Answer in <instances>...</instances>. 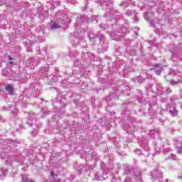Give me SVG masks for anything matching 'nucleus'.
<instances>
[{
	"label": "nucleus",
	"instance_id": "1",
	"mask_svg": "<svg viewBox=\"0 0 182 182\" xmlns=\"http://www.w3.org/2000/svg\"><path fill=\"white\" fill-rule=\"evenodd\" d=\"M90 22L87 16H79L77 17L76 22L75 23L76 31L74 32L75 38L71 41L73 46H76L81 43L82 38H83V25Z\"/></svg>",
	"mask_w": 182,
	"mask_h": 182
},
{
	"label": "nucleus",
	"instance_id": "2",
	"mask_svg": "<svg viewBox=\"0 0 182 182\" xmlns=\"http://www.w3.org/2000/svg\"><path fill=\"white\" fill-rule=\"evenodd\" d=\"M151 177L152 181H158V182H167L168 180L163 181V172L160 170H154L151 172Z\"/></svg>",
	"mask_w": 182,
	"mask_h": 182
},
{
	"label": "nucleus",
	"instance_id": "3",
	"mask_svg": "<svg viewBox=\"0 0 182 182\" xmlns=\"http://www.w3.org/2000/svg\"><path fill=\"white\" fill-rule=\"evenodd\" d=\"M136 173H138V174L136 175V173H134L125 179L124 182H143L141 180V171L138 169L136 171Z\"/></svg>",
	"mask_w": 182,
	"mask_h": 182
},
{
	"label": "nucleus",
	"instance_id": "4",
	"mask_svg": "<svg viewBox=\"0 0 182 182\" xmlns=\"http://www.w3.org/2000/svg\"><path fill=\"white\" fill-rule=\"evenodd\" d=\"M124 172L123 174L124 176H127V177H130V176H132V174H135V176H137L139 174L138 170H140V168H132L127 165L124 166Z\"/></svg>",
	"mask_w": 182,
	"mask_h": 182
},
{
	"label": "nucleus",
	"instance_id": "5",
	"mask_svg": "<svg viewBox=\"0 0 182 182\" xmlns=\"http://www.w3.org/2000/svg\"><path fill=\"white\" fill-rule=\"evenodd\" d=\"M95 179L97 180V181H103V180H106L108 178L107 173L103 169H100L95 174Z\"/></svg>",
	"mask_w": 182,
	"mask_h": 182
},
{
	"label": "nucleus",
	"instance_id": "6",
	"mask_svg": "<svg viewBox=\"0 0 182 182\" xmlns=\"http://www.w3.org/2000/svg\"><path fill=\"white\" fill-rule=\"evenodd\" d=\"M88 38L90 41H93V39H95V38H99L101 46H103V43H105V36H103V34L99 33L98 35H96L92 33L88 35Z\"/></svg>",
	"mask_w": 182,
	"mask_h": 182
},
{
	"label": "nucleus",
	"instance_id": "7",
	"mask_svg": "<svg viewBox=\"0 0 182 182\" xmlns=\"http://www.w3.org/2000/svg\"><path fill=\"white\" fill-rule=\"evenodd\" d=\"M139 144L144 150H149V141L146 139V137L142 136V138L139 140Z\"/></svg>",
	"mask_w": 182,
	"mask_h": 182
},
{
	"label": "nucleus",
	"instance_id": "8",
	"mask_svg": "<svg viewBox=\"0 0 182 182\" xmlns=\"http://www.w3.org/2000/svg\"><path fill=\"white\" fill-rule=\"evenodd\" d=\"M120 90H115L109 94V95L106 98V100L110 101L112 99H118L119 96H120Z\"/></svg>",
	"mask_w": 182,
	"mask_h": 182
},
{
	"label": "nucleus",
	"instance_id": "9",
	"mask_svg": "<svg viewBox=\"0 0 182 182\" xmlns=\"http://www.w3.org/2000/svg\"><path fill=\"white\" fill-rule=\"evenodd\" d=\"M169 106V105H168ZM168 113L171 116V117H177L178 116V110L174 106H169Z\"/></svg>",
	"mask_w": 182,
	"mask_h": 182
},
{
	"label": "nucleus",
	"instance_id": "10",
	"mask_svg": "<svg viewBox=\"0 0 182 182\" xmlns=\"http://www.w3.org/2000/svg\"><path fill=\"white\" fill-rule=\"evenodd\" d=\"M36 120V117H35V114L33 113H30L28 114V119H27V124L28 126H33V123H35Z\"/></svg>",
	"mask_w": 182,
	"mask_h": 182
},
{
	"label": "nucleus",
	"instance_id": "11",
	"mask_svg": "<svg viewBox=\"0 0 182 182\" xmlns=\"http://www.w3.org/2000/svg\"><path fill=\"white\" fill-rule=\"evenodd\" d=\"M160 132L159 131V129H156V130H150L149 132V135L151 136V137L152 139H159V134Z\"/></svg>",
	"mask_w": 182,
	"mask_h": 182
},
{
	"label": "nucleus",
	"instance_id": "12",
	"mask_svg": "<svg viewBox=\"0 0 182 182\" xmlns=\"http://www.w3.org/2000/svg\"><path fill=\"white\" fill-rule=\"evenodd\" d=\"M101 6H103L105 8H109L110 5H112V1L110 0H99Z\"/></svg>",
	"mask_w": 182,
	"mask_h": 182
},
{
	"label": "nucleus",
	"instance_id": "13",
	"mask_svg": "<svg viewBox=\"0 0 182 182\" xmlns=\"http://www.w3.org/2000/svg\"><path fill=\"white\" fill-rule=\"evenodd\" d=\"M154 70L156 73V75H160L161 72H163V68H161V65L160 64H156L154 65Z\"/></svg>",
	"mask_w": 182,
	"mask_h": 182
},
{
	"label": "nucleus",
	"instance_id": "14",
	"mask_svg": "<svg viewBox=\"0 0 182 182\" xmlns=\"http://www.w3.org/2000/svg\"><path fill=\"white\" fill-rule=\"evenodd\" d=\"M6 90L8 92L9 95H15V92L14 91V86L9 85L6 87Z\"/></svg>",
	"mask_w": 182,
	"mask_h": 182
},
{
	"label": "nucleus",
	"instance_id": "15",
	"mask_svg": "<svg viewBox=\"0 0 182 182\" xmlns=\"http://www.w3.org/2000/svg\"><path fill=\"white\" fill-rule=\"evenodd\" d=\"M6 177V169L1 168L0 169V180H4Z\"/></svg>",
	"mask_w": 182,
	"mask_h": 182
},
{
	"label": "nucleus",
	"instance_id": "16",
	"mask_svg": "<svg viewBox=\"0 0 182 182\" xmlns=\"http://www.w3.org/2000/svg\"><path fill=\"white\" fill-rule=\"evenodd\" d=\"M145 79L144 78H141V77H136L134 79V81L135 82V83H143V82H144Z\"/></svg>",
	"mask_w": 182,
	"mask_h": 182
},
{
	"label": "nucleus",
	"instance_id": "17",
	"mask_svg": "<svg viewBox=\"0 0 182 182\" xmlns=\"http://www.w3.org/2000/svg\"><path fill=\"white\" fill-rule=\"evenodd\" d=\"M144 16H145L146 20L148 21V22H153L150 19V16H153V13H151V12L146 13V14L145 13Z\"/></svg>",
	"mask_w": 182,
	"mask_h": 182
},
{
	"label": "nucleus",
	"instance_id": "18",
	"mask_svg": "<svg viewBox=\"0 0 182 182\" xmlns=\"http://www.w3.org/2000/svg\"><path fill=\"white\" fill-rule=\"evenodd\" d=\"M75 66H80L82 65V60L75 58L73 60Z\"/></svg>",
	"mask_w": 182,
	"mask_h": 182
},
{
	"label": "nucleus",
	"instance_id": "19",
	"mask_svg": "<svg viewBox=\"0 0 182 182\" xmlns=\"http://www.w3.org/2000/svg\"><path fill=\"white\" fill-rule=\"evenodd\" d=\"M167 156V159L168 160H176L177 159V156L173 154H166Z\"/></svg>",
	"mask_w": 182,
	"mask_h": 182
},
{
	"label": "nucleus",
	"instance_id": "20",
	"mask_svg": "<svg viewBox=\"0 0 182 182\" xmlns=\"http://www.w3.org/2000/svg\"><path fill=\"white\" fill-rule=\"evenodd\" d=\"M92 157V160H95V161H97L99 160V159H100V157L99 156V155H97V153L94 152L92 154V155L91 156Z\"/></svg>",
	"mask_w": 182,
	"mask_h": 182
},
{
	"label": "nucleus",
	"instance_id": "21",
	"mask_svg": "<svg viewBox=\"0 0 182 182\" xmlns=\"http://www.w3.org/2000/svg\"><path fill=\"white\" fill-rule=\"evenodd\" d=\"M155 88L156 89V90L158 92H161V93H164V91H163V87L161 86V85L158 84L155 86Z\"/></svg>",
	"mask_w": 182,
	"mask_h": 182
},
{
	"label": "nucleus",
	"instance_id": "22",
	"mask_svg": "<svg viewBox=\"0 0 182 182\" xmlns=\"http://www.w3.org/2000/svg\"><path fill=\"white\" fill-rule=\"evenodd\" d=\"M60 26H59V24L54 23L53 24H50V29L53 30V29H58V28H60Z\"/></svg>",
	"mask_w": 182,
	"mask_h": 182
},
{
	"label": "nucleus",
	"instance_id": "23",
	"mask_svg": "<svg viewBox=\"0 0 182 182\" xmlns=\"http://www.w3.org/2000/svg\"><path fill=\"white\" fill-rule=\"evenodd\" d=\"M112 182H120V178L112 175Z\"/></svg>",
	"mask_w": 182,
	"mask_h": 182
},
{
	"label": "nucleus",
	"instance_id": "24",
	"mask_svg": "<svg viewBox=\"0 0 182 182\" xmlns=\"http://www.w3.org/2000/svg\"><path fill=\"white\" fill-rule=\"evenodd\" d=\"M178 83H181V80H171L170 84L172 85L173 86H175L176 85H178Z\"/></svg>",
	"mask_w": 182,
	"mask_h": 182
},
{
	"label": "nucleus",
	"instance_id": "25",
	"mask_svg": "<svg viewBox=\"0 0 182 182\" xmlns=\"http://www.w3.org/2000/svg\"><path fill=\"white\" fill-rule=\"evenodd\" d=\"M33 97H39V95H41V92L39 90H34L33 91Z\"/></svg>",
	"mask_w": 182,
	"mask_h": 182
},
{
	"label": "nucleus",
	"instance_id": "26",
	"mask_svg": "<svg viewBox=\"0 0 182 182\" xmlns=\"http://www.w3.org/2000/svg\"><path fill=\"white\" fill-rule=\"evenodd\" d=\"M22 182H35V181L28 178L27 176H23L22 177Z\"/></svg>",
	"mask_w": 182,
	"mask_h": 182
},
{
	"label": "nucleus",
	"instance_id": "27",
	"mask_svg": "<svg viewBox=\"0 0 182 182\" xmlns=\"http://www.w3.org/2000/svg\"><path fill=\"white\" fill-rule=\"evenodd\" d=\"M0 157L3 159V160H5L8 159V155L6 154V153H1L0 154Z\"/></svg>",
	"mask_w": 182,
	"mask_h": 182
},
{
	"label": "nucleus",
	"instance_id": "28",
	"mask_svg": "<svg viewBox=\"0 0 182 182\" xmlns=\"http://www.w3.org/2000/svg\"><path fill=\"white\" fill-rule=\"evenodd\" d=\"M59 5H60V2H59V1H55L53 3V8H57Z\"/></svg>",
	"mask_w": 182,
	"mask_h": 182
},
{
	"label": "nucleus",
	"instance_id": "29",
	"mask_svg": "<svg viewBox=\"0 0 182 182\" xmlns=\"http://www.w3.org/2000/svg\"><path fill=\"white\" fill-rule=\"evenodd\" d=\"M77 56V53L75 52H70V58H76Z\"/></svg>",
	"mask_w": 182,
	"mask_h": 182
},
{
	"label": "nucleus",
	"instance_id": "30",
	"mask_svg": "<svg viewBox=\"0 0 182 182\" xmlns=\"http://www.w3.org/2000/svg\"><path fill=\"white\" fill-rule=\"evenodd\" d=\"M126 15H127L128 16H132V15H133V11L127 10L126 12Z\"/></svg>",
	"mask_w": 182,
	"mask_h": 182
},
{
	"label": "nucleus",
	"instance_id": "31",
	"mask_svg": "<svg viewBox=\"0 0 182 182\" xmlns=\"http://www.w3.org/2000/svg\"><path fill=\"white\" fill-rule=\"evenodd\" d=\"M100 28L102 29V31H105L107 29V25H104V26L101 25Z\"/></svg>",
	"mask_w": 182,
	"mask_h": 182
},
{
	"label": "nucleus",
	"instance_id": "32",
	"mask_svg": "<svg viewBox=\"0 0 182 182\" xmlns=\"http://www.w3.org/2000/svg\"><path fill=\"white\" fill-rule=\"evenodd\" d=\"M135 153H136V154L140 155V154H141V149H136Z\"/></svg>",
	"mask_w": 182,
	"mask_h": 182
},
{
	"label": "nucleus",
	"instance_id": "33",
	"mask_svg": "<svg viewBox=\"0 0 182 182\" xmlns=\"http://www.w3.org/2000/svg\"><path fill=\"white\" fill-rule=\"evenodd\" d=\"M41 111L43 112V113H44L45 114H48L49 113V111L45 109H42Z\"/></svg>",
	"mask_w": 182,
	"mask_h": 182
},
{
	"label": "nucleus",
	"instance_id": "34",
	"mask_svg": "<svg viewBox=\"0 0 182 182\" xmlns=\"http://www.w3.org/2000/svg\"><path fill=\"white\" fill-rule=\"evenodd\" d=\"M134 22H139V18H137V16H134Z\"/></svg>",
	"mask_w": 182,
	"mask_h": 182
},
{
	"label": "nucleus",
	"instance_id": "35",
	"mask_svg": "<svg viewBox=\"0 0 182 182\" xmlns=\"http://www.w3.org/2000/svg\"><path fill=\"white\" fill-rule=\"evenodd\" d=\"M161 102L162 103H166V102H167V98H161Z\"/></svg>",
	"mask_w": 182,
	"mask_h": 182
},
{
	"label": "nucleus",
	"instance_id": "36",
	"mask_svg": "<svg viewBox=\"0 0 182 182\" xmlns=\"http://www.w3.org/2000/svg\"><path fill=\"white\" fill-rule=\"evenodd\" d=\"M11 107H12V106H11L8 108H6L5 107H3V110H5L6 112H8V111H9V109H11Z\"/></svg>",
	"mask_w": 182,
	"mask_h": 182
},
{
	"label": "nucleus",
	"instance_id": "37",
	"mask_svg": "<svg viewBox=\"0 0 182 182\" xmlns=\"http://www.w3.org/2000/svg\"><path fill=\"white\" fill-rule=\"evenodd\" d=\"M164 92H165V93H171V88H168V89H166V90L164 91Z\"/></svg>",
	"mask_w": 182,
	"mask_h": 182
},
{
	"label": "nucleus",
	"instance_id": "38",
	"mask_svg": "<svg viewBox=\"0 0 182 182\" xmlns=\"http://www.w3.org/2000/svg\"><path fill=\"white\" fill-rule=\"evenodd\" d=\"M118 33H126V32L123 31V28L121 30H118Z\"/></svg>",
	"mask_w": 182,
	"mask_h": 182
},
{
	"label": "nucleus",
	"instance_id": "39",
	"mask_svg": "<svg viewBox=\"0 0 182 182\" xmlns=\"http://www.w3.org/2000/svg\"><path fill=\"white\" fill-rule=\"evenodd\" d=\"M31 134L33 135L36 134V130H33Z\"/></svg>",
	"mask_w": 182,
	"mask_h": 182
},
{
	"label": "nucleus",
	"instance_id": "40",
	"mask_svg": "<svg viewBox=\"0 0 182 182\" xmlns=\"http://www.w3.org/2000/svg\"><path fill=\"white\" fill-rule=\"evenodd\" d=\"M50 176H51V177H55V173H53V172L51 171V172H50Z\"/></svg>",
	"mask_w": 182,
	"mask_h": 182
},
{
	"label": "nucleus",
	"instance_id": "41",
	"mask_svg": "<svg viewBox=\"0 0 182 182\" xmlns=\"http://www.w3.org/2000/svg\"><path fill=\"white\" fill-rule=\"evenodd\" d=\"M15 174H16L15 173H11V177H15Z\"/></svg>",
	"mask_w": 182,
	"mask_h": 182
},
{
	"label": "nucleus",
	"instance_id": "42",
	"mask_svg": "<svg viewBox=\"0 0 182 182\" xmlns=\"http://www.w3.org/2000/svg\"><path fill=\"white\" fill-rule=\"evenodd\" d=\"M8 58L9 60H12V58L11 57V55H8Z\"/></svg>",
	"mask_w": 182,
	"mask_h": 182
},
{
	"label": "nucleus",
	"instance_id": "43",
	"mask_svg": "<svg viewBox=\"0 0 182 182\" xmlns=\"http://www.w3.org/2000/svg\"><path fill=\"white\" fill-rule=\"evenodd\" d=\"M178 178L179 180H182V175H181V176H178Z\"/></svg>",
	"mask_w": 182,
	"mask_h": 182
},
{
	"label": "nucleus",
	"instance_id": "44",
	"mask_svg": "<svg viewBox=\"0 0 182 182\" xmlns=\"http://www.w3.org/2000/svg\"><path fill=\"white\" fill-rule=\"evenodd\" d=\"M22 107H26V104H22Z\"/></svg>",
	"mask_w": 182,
	"mask_h": 182
},
{
	"label": "nucleus",
	"instance_id": "45",
	"mask_svg": "<svg viewBox=\"0 0 182 182\" xmlns=\"http://www.w3.org/2000/svg\"><path fill=\"white\" fill-rule=\"evenodd\" d=\"M10 65H14V62H12V61H10Z\"/></svg>",
	"mask_w": 182,
	"mask_h": 182
},
{
	"label": "nucleus",
	"instance_id": "46",
	"mask_svg": "<svg viewBox=\"0 0 182 182\" xmlns=\"http://www.w3.org/2000/svg\"><path fill=\"white\" fill-rule=\"evenodd\" d=\"M54 182H60V181L58 180V181H55Z\"/></svg>",
	"mask_w": 182,
	"mask_h": 182
},
{
	"label": "nucleus",
	"instance_id": "47",
	"mask_svg": "<svg viewBox=\"0 0 182 182\" xmlns=\"http://www.w3.org/2000/svg\"><path fill=\"white\" fill-rule=\"evenodd\" d=\"M135 34L136 35V36H137V35H138V33L137 32H135Z\"/></svg>",
	"mask_w": 182,
	"mask_h": 182
},
{
	"label": "nucleus",
	"instance_id": "48",
	"mask_svg": "<svg viewBox=\"0 0 182 182\" xmlns=\"http://www.w3.org/2000/svg\"><path fill=\"white\" fill-rule=\"evenodd\" d=\"M85 8H87V4H86Z\"/></svg>",
	"mask_w": 182,
	"mask_h": 182
},
{
	"label": "nucleus",
	"instance_id": "49",
	"mask_svg": "<svg viewBox=\"0 0 182 182\" xmlns=\"http://www.w3.org/2000/svg\"><path fill=\"white\" fill-rule=\"evenodd\" d=\"M181 83H182V81H181Z\"/></svg>",
	"mask_w": 182,
	"mask_h": 182
}]
</instances>
